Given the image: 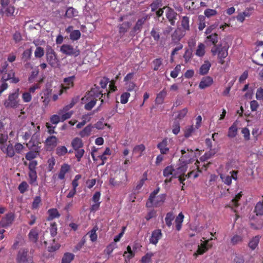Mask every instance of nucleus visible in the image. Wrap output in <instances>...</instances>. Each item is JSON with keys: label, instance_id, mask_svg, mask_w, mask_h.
<instances>
[{"label": "nucleus", "instance_id": "52", "mask_svg": "<svg viewBox=\"0 0 263 263\" xmlns=\"http://www.w3.org/2000/svg\"><path fill=\"white\" fill-rule=\"evenodd\" d=\"M195 131V128L193 125L187 126L185 128L184 132V136L185 138H189L191 137L192 134Z\"/></svg>", "mask_w": 263, "mask_h": 263}, {"label": "nucleus", "instance_id": "28", "mask_svg": "<svg viewBox=\"0 0 263 263\" xmlns=\"http://www.w3.org/2000/svg\"><path fill=\"white\" fill-rule=\"evenodd\" d=\"M29 176V183L31 185L34 186H37L38 184L37 183V173L36 171H29L28 173Z\"/></svg>", "mask_w": 263, "mask_h": 263}, {"label": "nucleus", "instance_id": "62", "mask_svg": "<svg viewBox=\"0 0 263 263\" xmlns=\"http://www.w3.org/2000/svg\"><path fill=\"white\" fill-rule=\"evenodd\" d=\"M98 230V228L97 227H94L90 231V238L91 241L94 242L97 239V235L96 234V231Z\"/></svg>", "mask_w": 263, "mask_h": 263}, {"label": "nucleus", "instance_id": "48", "mask_svg": "<svg viewBox=\"0 0 263 263\" xmlns=\"http://www.w3.org/2000/svg\"><path fill=\"white\" fill-rule=\"evenodd\" d=\"M29 186L28 183L26 181L22 182L18 186V190L22 194H24L25 192H26Z\"/></svg>", "mask_w": 263, "mask_h": 263}, {"label": "nucleus", "instance_id": "6", "mask_svg": "<svg viewBox=\"0 0 263 263\" xmlns=\"http://www.w3.org/2000/svg\"><path fill=\"white\" fill-rule=\"evenodd\" d=\"M228 49L229 47L222 46L221 44H220L217 46H213L211 50V52L214 56L217 54L219 63L223 65L225 62L224 59L228 55Z\"/></svg>", "mask_w": 263, "mask_h": 263}, {"label": "nucleus", "instance_id": "54", "mask_svg": "<svg viewBox=\"0 0 263 263\" xmlns=\"http://www.w3.org/2000/svg\"><path fill=\"white\" fill-rule=\"evenodd\" d=\"M37 151H30L28 152L25 156L26 159L27 160L31 161L34 158H36L37 155Z\"/></svg>", "mask_w": 263, "mask_h": 263}, {"label": "nucleus", "instance_id": "20", "mask_svg": "<svg viewBox=\"0 0 263 263\" xmlns=\"http://www.w3.org/2000/svg\"><path fill=\"white\" fill-rule=\"evenodd\" d=\"M39 230L37 228L31 229L28 236L29 240L33 243H36L39 239Z\"/></svg>", "mask_w": 263, "mask_h": 263}, {"label": "nucleus", "instance_id": "10", "mask_svg": "<svg viewBox=\"0 0 263 263\" xmlns=\"http://www.w3.org/2000/svg\"><path fill=\"white\" fill-rule=\"evenodd\" d=\"M182 156L179 159L180 161L183 162L186 164L191 162V161L194 157V151L192 149L188 148H184L181 150Z\"/></svg>", "mask_w": 263, "mask_h": 263}, {"label": "nucleus", "instance_id": "17", "mask_svg": "<svg viewBox=\"0 0 263 263\" xmlns=\"http://www.w3.org/2000/svg\"><path fill=\"white\" fill-rule=\"evenodd\" d=\"M145 21V17H143L138 20L136 24V25L130 32V36H134L136 34H138L141 31L142 25L144 24Z\"/></svg>", "mask_w": 263, "mask_h": 263}, {"label": "nucleus", "instance_id": "12", "mask_svg": "<svg viewBox=\"0 0 263 263\" xmlns=\"http://www.w3.org/2000/svg\"><path fill=\"white\" fill-rule=\"evenodd\" d=\"M212 239L213 238H211L209 240L204 241L200 245H199L197 250L194 253L193 256L197 258L198 255H202L206 252L212 246V244L209 243V241Z\"/></svg>", "mask_w": 263, "mask_h": 263}, {"label": "nucleus", "instance_id": "37", "mask_svg": "<svg viewBox=\"0 0 263 263\" xmlns=\"http://www.w3.org/2000/svg\"><path fill=\"white\" fill-rule=\"evenodd\" d=\"M131 26V24L127 22H124L122 24L120 25L119 26V33L121 35L122 34H123L125 32L127 31L128 29L130 28Z\"/></svg>", "mask_w": 263, "mask_h": 263}, {"label": "nucleus", "instance_id": "59", "mask_svg": "<svg viewBox=\"0 0 263 263\" xmlns=\"http://www.w3.org/2000/svg\"><path fill=\"white\" fill-rule=\"evenodd\" d=\"M49 231L52 237L55 236L57 234V223L55 222H53L51 223L50 227L49 228Z\"/></svg>", "mask_w": 263, "mask_h": 263}, {"label": "nucleus", "instance_id": "22", "mask_svg": "<svg viewBox=\"0 0 263 263\" xmlns=\"http://www.w3.org/2000/svg\"><path fill=\"white\" fill-rule=\"evenodd\" d=\"M70 166L69 164L67 163H64L62 164L58 174V178L60 180L64 179L65 174L70 171Z\"/></svg>", "mask_w": 263, "mask_h": 263}, {"label": "nucleus", "instance_id": "30", "mask_svg": "<svg viewBox=\"0 0 263 263\" xmlns=\"http://www.w3.org/2000/svg\"><path fill=\"white\" fill-rule=\"evenodd\" d=\"M237 133H238L237 124L236 122H234L229 127V128L228 129V137L230 138H233L237 136Z\"/></svg>", "mask_w": 263, "mask_h": 263}, {"label": "nucleus", "instance_id": "25", "mask_svg": "<svg viewBox=\"0 0 263 263\" xmlns=\"http://www.w3.org/2000/svg\"><path fill=\"white\" fill-rule=\"evenodd\" d=\"M211 67V63L208 60L204 61L203 64L200 67L199 74L202 76L206 74Z\"/></svg>", "mask_w": 263, "mask_h": 263}, {"label": "nucleus", "instance_id": "15", "mask_svg": "<svg viewBox=\"0 0 263 263\" xmlns=\"http://www.w3.org/2000/svg\"><path fill=\"white\" fill-rule=\"evenodd\" d=\"M168 144V139L167 138H164L161 142L157 144V147L160 150L161 154L165 155L168 153L170 150Z\"/></svg>", "mask_w": 263, "mask_h": 263}, {"label": "nucleus", "instance_id": "51", "mask_svg": "<svg viewBox=\"0 0 263 263\" xmlns=\"http://www.w3.org/2000/svg\"><path fill=\"white\" fill-rule=\"evenodd\" d=\"M39 70L37 67H35L31 72L28 81L30 83H32L34 80V79L37 77L39 74Z\"/></svg>", "mask_w": 263, "mask_h": 263}, {"label": "nucleus", "instance_id": "9", "mask_svg": "<svg viewBox=\"0 0 263 263\" xmlns=\"http://www.w3.org/2000/svg\"><path fill=\"white\" fill-rule=\"evenodd\" d=\"M46 50L47 61L51 67H56L58 65L59 60L55 52L50 46H47Z\"/></svg>", "mask_w": 263, "mask_h": 263}, {"label": "nucleus", "instance_id": "43", "mask_svg": "<svg viewBox=\"0 0 263 263\" xmlns=\"http://www.w3.org/2000/svg\"><path fill=\"white\" fill-rule=\"evenodd\" d=\"M81 33L79 30H74L70 34H69V39L72 41H78L81 37Z\"/></svg>", "mask_w": 263, "mask_h": 263}, {"label": "nucleus", "instance_id": "53", "mask_svg": "<svg viewBox=\"0 0 263 263\" xmlns=\"http://www.w3.org/2000/svg\"><path fill=\"white\" fill-rule=\"evenodd\" d=\"M74 151H75V157L77 158V161L80 162L81 160V158L84 156L85 151L82 148H80Z\"/></svg>", "mask_w": 263, "mask_h": 263}, {"label": "nucleus", "instance_id": "61", "mask_svg": "<svg viewBox=\"0 0 263 263\" xmlns=\"http://www.w3.org/2000/svg\"><path fill=\"white\" fill-rule=\"evenodd\" d=\"M181 70V66L177 65L173 70L171 72V76L173 78H176L178 77L179 72Z\"/></svg>", "mask_w": 263, "mask_h": 263}, {"label": "nucleus", "instance_id": "42", "mask_svg": "<svg viewBox=\"0 0 263 263\" xmlns=\"http://www.w3.org/2000/svg\"><path fill=\"white\" fill-rule=\"evenodd\" d=\"M254 212L256 213L257 215H263V202L259 201L257 203L255 207Z\"/></svg>", "mask_w": 263, "mask_h": 263}, {"label": "nucleus", "instance_id": "24", "mask_svg": "<svg viewBox=\"0 0 263 263\" xmlns=\"http://www.w3.org/2000/svg\"><path fill=\"white\" fill-rule=\"evenodd\" d=\"M184 35V33L180 29H176L172 35V40L175 43H178Z\"/></svg>", "mask_w": 263, "mask_h": 263}, {"label": "nucleus", "instance_id": "23", "mask_svg": "<svg viewBox=\"0 0 263 263\" xmlns=\"http://www.w3.org/2000/svg\"><path fill=\"white\" fill-rule=\"evenodd\" d=\"M75 77L74 76L65 78L64 79L65 86H62V90L66 91L70 88L72 87L73 86V81Z\"/></svg>", "mask_w": 263, "mask_h": 263}, {"label": "nucleus", "instance_id": "36", "mask_svg": "<svg viewBox=\"0 0 263 263\" xmlns=\"http://www.w3.org/2000/svg\"><path fill=\"white\" fill-rule=\"evenodd\" d=\"M74 255L71 253H65L62 259L61 263H70V262L74 259Z\"/></svg>", "mask_w": 263, "mask_h": 263}, {"label": "nucleus", "instance_id": "34", "mask_svg": "<svg viewBox=\"0 0 263 263\" xmlns=\"http://www.w3.org/2000/svg\"><path fill=\"white\" fill-rule=\"evenodd\" d=\"M68 153V149L65 146H58L55 149V154L59 157L64 156Z\"/></svg>", "mask_w": 263, "mask_h": 263}, {"label": "nucleus", "instance_id": "64", "mask_svg": "<svg viewBox=\"0 0 263 263\" xmlns=\"http://www.w3.org/2000/svg\"><path fill=\"white\" fill-rule=\"evenodd\" d=\"M153 253H147L141 258V261L143 263H148L151 261V258L153 256Z\"/></svg>", "mask_w": 263, "mask_h": 263}, {"label": "nucleus", "instance_id": "45", "mask_svg": "<svg viewBox=\"0 0 263 263\" xmlns=\"http://www.w3.org/2000/svg\"><path fill=\"white\" fill-rule=\"evenodd\" d=\"M78 15L77 10L73 7H69L66 12L65 16H77Z\"/></svg>", "mask_w": 263, "mask_h": 263}, {"label": "nucleus", "instance_id": "39", "mask_svg": "<svg viewBox=\"0 0 263 263\" xmlns=\"http://www.w3.org/2000/svg\"><path fill=\"white\" fill-rule=\"evenodd\" d=\"M175 172V168L172 165L166 166L163 171V175L165 177H168L172 175L173 177L174 173Z\"/></svg>", "mask_w": 263, "mask_h": 263}, {"label": "nucleus", "instance_id": "7", "mask_svg": "<svg viewBox=\"0 0 263 263\" xmlns=\"http://www.w3.org/2000/svg\"><path fill=\"white\" fill-rule=\"evenodd\" d=\"M31 126L33 128L34 134L32 136L30 141L26 143L27 146L29 149H32L34 151H39L40 148L39 145L41 144L40 142L39 136L36 134L40 130V126L35 127V124L33 122L31 123Z\"/></svg>", "mask_w": 263, "mask_h": 263}, {"label": "nucleus", "instance_id": "18", "mask_svg": "<svg viewBox=\"0 0 263 263\" xmlns=\"http://www.w3.org/2000/svg\"><path fill=\"white\" fill-rule=\"evenodd\" d=\"M218 39V35L216 33H213L206 36L205 43L208 45L217 46Z\"/></svg>", "mask_w": 263, "mask_h": 263}, {"label": "nucleus", "instance_id": "33", "mask_svg": "<svg viewBox=\"0 0 263 263\" xmlns=\"http://www.w3.org/2000/svg\"><path fill=\"white\" fill-rule=\"evenodd\" d=\"M93 127L91 124H90L88 125L82 131L80 132V136L82 138L88 137L90 136Z\"/></svg>", "mask_w": 263, "mask_h": 263}, {"label": "nucleus", "instance_id": "46", "mask_svg": "<svg viewBox=\"0 0 263 263\" xmlns=\"http://www.w3.org/2000/svg\"><path fill=\"white\" fill-rule=\"evenodd\" d=\"M32 50L31 48L25 50L22 54V60L24 61H27L31 59Z\"/></svg>", "mask_w": 263, "mask_h": 263}, {"label": "nucleus", "instance_id": "35", "mask_svg": "<svg viewBox=\"0 0 263 263\" xmlns=\"http://www.w3.org/2000/svg\"><path fill=\"white\" fill-rule=\"evenodd\" d=\"M260 237L259 236H255L253 237L249 242V247L252 249L254 250L258 246L259 242Z\"/></svg>", "mask_w": 263, "mask_h": 263}, {"label": "nucleus", "instance_id": "49", "mask_svg": "<svg viewBox=\"0 0 263 263\" xmlns=\"http://www.w3.org/2000/svg\"><path fill=\"white\" fill-rule=\"evenodd\" d=\"M153 64L154 65V70L157 71L162 65V60L161 58H157L153 61Z\"/></svg>", "mask_w": 263, "mask_h": 263}, {"label": "nucleus", "instance_id": "47", "mask_svg": "<svg viewBox=\"0 0 263 263\" xmlns=\"http://www.w3.org/2000/svg\"><path fill=\"white\" fill-rule=\"evenodd\" d=\"M145 146L143 144H141L135 146L133 149V152L135 153H139V156H141L142 155L143 152L145 151Z\"/></svg>", "mask_w": 263, "mask_h": 263}, {"label": "nucleus", "instance_id": "55", "mask_svg": "<svg viewBox=\"0 0 263 263\" xmlns=\"http://www.w3.org/2000/svg\"><path fill=\"white\" fill-rule=\"evenodd\" d=\"M242 241V237L240 235H235L231 239L232 245H237Z\"/></svg>", "mask_w": 263, "mask_h": 263}, {"label": "nucleus", "instance_id": "56", "mask_svg": "<svg viewBox=\"0 0 263 263\" xmlns=\"http://www.w3.org/2000/svg\"><path fill=\"white\" fill-rule=\"evenodd\" d=\"M44 54V50L41 47H37L34 51V56L36 58H41Z\"/></svg>", "mask_w": 263, "mask_h": 263}, {"label": "nucleus", "instance_id": "63", "mask_svg": "<svg viewBox=\"0 0 263 263\" xmlns=\"http://www.w3.org/2000/svg\"><path fill=\"white\" fill-rule=\"evenodd\" d=\"M180 123L178 121H175L172 125V132L175 135H177L180 132Z\"/></svg>", "mask_w": 263, "mask_h": 263}, {"label": "nucleus", "instance_id": "5", "mask_svg": "<svg viewBox=\"0 0 263 263\" xmlns=\"http://www.w3.org/2000/svg\"><path fill=\"white\" fill-rule=\"evenodd\" d=\"M15 260L16 263H33V255L28 248L22 247L17 251Z\"/></svg>", "mask_w": 263, "mask_h": 263}, {"label": "nucleus", "instance_id": "44", "mask_svg": "<svg viewBox=\"0 0 263 263\" xmlns=\"http://www.w3.org/2000/svg\"><path fill=\"white\" fill-rule=\"evenodd\" d=\"M220 178L222 180V181L228 185H230L232 183L231 177L230 175L221 174H220Z\"/></svg>", "mask_w": 263, "mask_h": 263}, {"label": "nucleus", "instance_id": "21", "mask_svg": "<svg viewBox=\"0 0 263 263\" xmlns=\"http://www.w3.org/2000/svg\"><path fill=\"white\" fill-rule=\"evenodd\" d=\"M1 149L6 154L8 157H13L15 153L14 147L12 144H9L7 147L5 146H1Z\"/></svg>", "mask_w": 263, "mask_h": 263}, {"label": "nucleus", "instance_id": "3", "mask_svg": "<svg viewBox=\"0 0 263 263\" xmlns=\"http://www.w3.org/2000/svg\"><path fill=\"white\" fill-rule=\"evenodd\" d=\"M19 88L8 95V98L4 101V105L7 109H16L20 105L19 98Z\"/></svg>", "mask_w": 263, "mask_h": 263}, {"label": "nucleus", "instance_id": "27", "mask_svg": "<svg viewBox=\"0 0 263 263\" xmlns=\"http://www.w3.org/2000/svg\"><path fill=\"white\" fill-rule=\"evenodd\" d=\"M166 195L165 194H162L156 197L153 200V206L158 207L161 205L166 199Z\"/></svg>", "mask_w": 263, "mask_h": 263}, {"label": "nucleus", "instance_id": "16", "mask_svg": "<svg viewBox=\"0 0 263 263\" xmlns=\"http://www.w3.org/2000/svg\"><path fill=\"white\" fill-rule=\"evenodd\" d=\"M162 236V233L160 229L155 230L152 232V235L149 238L150 243L156 245Z\"/></svg>", "mask_w": 263, "mask_h": 263}, {"label": "nucleus", "instance_id": "60", "mask_svg": "<svg viewBox=\"0 0 263 263\" xmlns=\"http://www.w3.org/2000/svg\"><path fill=\"white\" fill-rule=\"evenodd\" d=\"M82 178L81 175L78 174L75 176L74 179L72 180L71 184L72 189L77 190V187L79 186L78 181Z\"/></svg>", "mask_w": 263, "mask_h": 263}, {"label": "nucleus", "instance_id": "14", "mask_svg": "<svg viewBox=\"0 0 263 263\" xmlns=\"http://www.w3.org/2000/svg\"><path fill=\"white\" fill-rule=\"evenodd\" d=\"M58 142V139L55 136H50L45 140V144L48 150L53 149L57 146Z\"/></svg>", "mask_w": 263, "mask_h": 263}, {"label": "nucleus", "instance_id": "4", "mask_svg": "<svg viewBox=\"0 0 263 263\" xmlns=\"http://www.w3.org/2000/svg\"><path fill=\"white\" fill-rule=\"evenodd\" d=\"M161 0H155L151 5L152 12H155L156 16H161L165 11L166 16H175L174 10L168 7H164L163 8H159L161 6Z\"/></svg>", "mask_w": 263, "mask_h": 263}, {"label": "nucleus", "instance_id": "41", "mask_svg": "<svg viewBox=\"0 0 263 263\" xmlns=\"http://www.w3.org/2000/svg\"><path fill=\"white\" fill-rule=\"evenodd\" d=\"M242 192H240L239 193H238L237 195H236L235 197L231 201L232 206H233L235 208L238 206V205H239L238 201L242 197Z\"/></svg>", "mask_w": 263, "mask_h": 263}, {"label": "nucleus", "instance_id": "32", "mask_svg": "<svg viewBox=\"0 0 263 263\" xmlns=\"http://www.w3.org/2000/svg\"><path fill=\"white\" fill-rule=\"evenodd\" d=\"M159 191L160 188L158 187L150 194L148 199L146 203V206L147 208L153 206V200L156 198V196L159 193Z\"/></svg>", "mask_w": 263, "mask_h": 263}, {"label": "nucleus", "instance_id": "8", "mask_svg": "<svg viewBox=\"0 0 263 263\" xmlns=\"http://www.w3.org/2000/svg\"><path fill=\"white\" fill-rule=\"evenodd\" d=\"M60 51L67 56L78 57L80 54V50L77 46L73 47L70 44H63L61 46Z\"/></svg>", "mask_w": 263, "mask_h": 263}, {"label": "nucleus", "instance_id": "1", "mask_svg": "<svg viewBox=\"0 0 263 263\" xmlns=\"http://www.w3.org/2000/svg\"><path fill=\"white\" fill-rule=\"evenodd\" d=\"M8 64L5 62L0 67V81L2 83L0 85V96L2 93L8 88L7 81L13 84H16L20 81L18 77L15 76V72L14 70L11 69L8 71Z\"/></svg>", "mask_w": 263, "mask_h": 263}, {"label": "nucleus", "instance_id": "57", "mask_svg": "<svg viewBox=\"0 0 263 263\" xmlns=\"http://www.w3.org/2000/svg\"><path fill=\"white\" fill-rule=\"evenodd\" d=\"M4 14L7 15V16H12L13 15V13L15 11V9L13 6H9L6 9L5 8Z\"/></svg>", "mask_w": 263, "mask_h": 263}, {"label": "nucleus", "instance_id": "13", "mask_svg": "<svg viewBox=\"0 0 263 263\" xmlns=\"http://www.w3.org/2000/svg\"><path fill=\"white\" fill-rule=\"evenodd\" d=\"M187 164L180 161L178 166L175 169L173 174L174 178H177L179 175H185L187 169Z\"/></svg>", "mask_w": 263, "mask_h": 263}, {"label": "nucleus", "instance_id": "58", "mask_svg": "<svg viewBox=\"0 0 263 263\" xmlns=\"http://www.w3.org/2000/svg\"><path fill=\"white\" fill-rule=\"evenodd\" d=\"M73 114L72 111H66L64 112L62 114H59L60 115H61L60 117L61 118V121L64 122L67 119H68L71 118L72 115Z\"/></svg>", "mask_w": 263, "mask_h": 263}, {"label": "nucleus", "instance_id": "40", "mask_svg": "<svg viewBox=\"0 0 263 263\" xmlns=\"http://www.w3.org/2000/svg\"><path fill=\"white\" fill-rule=\"evenodd\" d=\"M42 199L40 196H35L33 199L31 208L32 210L37 209L41 204Z\"/></svg>", "mask_w": 263, "mask_h": 263}, {"label": "nucleus", "instance_id": "29", "mask_svg": "<svg viewBox=\"0 0 263 263\" xmlns=\"http://www.w3.org/2000/svg\"><path fill=\"white\" fill-rule=\"evenodd\" d=\"M71 145L73 150H77L78 149L82 148L84 144L81 138L76 137L72 139Z\"/></svg>", "mask_w": 263, "mask_h": 263}, {"label": "nucleus", "instance_id": "50", "mask_svg": "<svg viewBox=\"0 0 263 263\" xmlns=\"http://www.w3.org/2000/svg\"><path fill=\"white\" fill-rule=\"evenodd\" d=\"M174 219V216L173 212H168L166 214V217L165 218V221L166 222V224L168 227H171L172 225V221Z\"/></svg>", "mask_w": 263, "mask_h": 263}, {"label": "nucleus", "instance_id": "38", "mask_svg": "<svg viewBox=\"0 0 263 263\" xmlns=\"http://www.w3.org/2000/svg\"><path fill=\"white\" fill-rule=\"evenodd\" d=\"M205 53V45L203 43H199L196 51V55L199 57H202Z\"/></svg>", "mask_w": 263, "mask_h": 263}, {"label": "nucleus", "instance_id": "26", "mask_svg": "<svg viewBox=\"0 0 263 263\" xmlns=\"http://www.w3.org/2000/svg\"><path fill=\"white\" fill-rule=\"evenodd\" d=\"M48 216L47 218L48 221H51L55 218H58L60 217V214L55 208L50 209L48 210Z\"/></svg>", "mask_w": 263, "mask_h": 263}, {"label": "nucleus", "instance_id": "11", "mask_svg": "<svg viewBox=\"0 0 263 263\" xmlns=\"http://www.w3.org/2000/svg\"><path fill=\"white\" fill-rule=\"evenodd\" d=\"M15 219V215L13 212L7 213L0 221V228H7L10 226Z\"/></svg>", "mask_w": 263, "mask_h": 263}, {"label": "nucleus", "instance_id": "19", "mask_svg": "<svg viewBox=\"0 0 263 263\" xmlns=\"http://www.w3.org/2000/svg\"><path fill=\"white\" fill-rule=\"evenodd\" d=\"M213 83V80L212 77L210 76H206L201 79L199 84V87L200 89H205V88L210 87Z\"/></svg>", "mask_w": 263, "mask_h": 263}, {"label": "nucleus", "instance_id": "2", "mask_svg": "<svg viewBox=\"0 0 263 263\" xmlns=\"http://www.w3.org/2000/svg\"><path fill=\"white\" fill-rule=\"evenodd\" d=\"M105 93H103L102 91L100 88L96 87H93L91 90L82 98L83 101H86L87 103L85 104L84 108L87 110H90L95 106L97 101L99 99L102 103H104V100L102 99L103 95Z\"/></svg>", "mask_w": 263, "mask_h": 263}, {"label": "nucleus", "instance_id": "31", "mask_svg": "<svg viewBox=\"0 0 263 263\" xmlns=\"http://www.w3.org/2000/svg\"><path fill=\"white\" fill-rule=\"evenodd\" d=\"M166 95V90L165 89H163L162 91L157 94L155 99V103L158 105H161L163 104Z\"/></svg>", "mask_w": 263, "mask_h": 263}]
</instances>
